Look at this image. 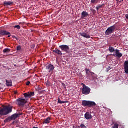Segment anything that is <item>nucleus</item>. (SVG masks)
<instances>
[{
	"mask_svg": "<svg viewBox=\"0 0 128 128\" xmlns=\"http://www.w3.org/2000/svg\"><path fill=\"white\" fill-rule=\"evenodd\" d=\"M12 113V108L8 106H4L2 109L0 110V116H6Z\"/></svg>",
	"mask_w": 128,
	"mask_h": 128,
	"instance_id": "f257e3e1",
	"label": "nucleus"
},
{
	"mask_svg": "<svg viewBox=\"0 0 128 128\" xmlns=\"http://www.w3.org/2000/svg\"><path fill=\"white\" fill-rule=\"evenodd\" d=\"M81 104L86 108H92L96 106L95 102L88 100L83 101V102H81Z\"/></svg>",
	"mask_w": 128,
	"mask_h": 128,
	"instance_id": "f03ea898",
	"label": "nucleus"
},
{
	"mask_svg": "<svg viewBox=\"0 0 128 128\" xmlns=\"http://www.w3.org/2000/svg\"><path fill=\"white\" fill-rule=\"evenodd\" d=\"M22 114H14V115H12V116L7 118H6V120H4V122L6 123L10 122L12 120H16V118H18V116H22Z\"/></svg>",
	"mask_w": 128,
	"mask_h": 128,
	"instance_id": "7ed1b4c3",
	"label": "nucleus"
},
{
	"mask_svg": "<svg viewBox=\"0 0 128 128\" xmlns=\"http://www.w3.org/2000/svg\"><path fill=\"white\" fill-rule=\"evenodd\" d=\"M15 103H16L18 106L23 107V106H25V104H26V100L20 98L17 99V100L15 101Z\"/></svg>",
	"mask_w": 128,
	"mask_h": 128,
	"instance_id": "20e7f679",
	"label": "nucleus"
},
{
	"mask_svg": "<svg viewBox=\"0 0 128 128\" xmlns=\"http://www.w3.org/2000/svg\"><path fill=\"white\" fill-rule=\"evenodd\" d=\"M81 92L83 93L84 96L89 95L90 92V88L86 85L83 84V89L81 90Z\"/></svg>",
	"mask_w": 128,
	"mask_h": 128,
	"instance_id": "39448f33",
	"label": "nucleus"
},
{
	"mask_svg": "<svg viewBox=\"0 0 128 128\" xmlns=\"http://www.w3.org/2000/svg\"><path fill=\"white\" fill-rule=\"evenodd\" d=\"M114 30H116V26H113L108 28L105 32L106 36H110L114 32Z\"/></svg>",
	"mask_w": 128,
	"mask_h": 128,
	"instance_id": "423d86ee",
	"label": "nucleus"
},
{
	"mask_svg": "<svg viewBox=\"0 0 128 128\" xmlns=\"http://www.w3.org/2000/svg\"><path fill=\"white\" fill-rule=\"evenodd\" d=\"M60 48L62 49V52H70V47L66 45H62L60 46Z\"/></svg>",
	"mask_w": 128,
	"mask_h": 128,
	"instance_id": "0eeeda50",
	"label": "nucleus"
},
{
	"mask_svg": "<svg viewBox=\"0 0 128 128\" xmlns=\"http://www.w3.org/2000/svg\"><path fill=\"white\" fill-rule=\"evenodd\" d=\"M8 36V38L12 36L10 33L6 30H0V36Z\"/></svg>",
	"mask_w": 128,
	"mask_h": 128,
	"instance_id": "6e6552de",
	"label": "nucleus"
},
{
	"mask_svg": "<svg viewBox=\"0 0 128 128\" xmlns=\"http://www.w3.org/2000/svg\"><path fill=\"white\" fill-rule=\"evenodd\" d=\"M114 56H116V58H120L122 56V54L120 52V50H115V52H114Z\"/></svg>",
	"mask_w": 128,
	"mask_h": 128,
	"instance_id": "1a4fd4ad",
	"label": "nucleus"
},
{
	"mask_svg": "<svg viewBox=\"0 0 128 128\" xmlns=\"http://www.w3.org/2000/svg\"><path fill=\"white\" fill-rule=\"evenodd\" d=\"M54 70V67L53 66V65L50 64L46 66V70H48V72H52Z\"/></svg>",
	"mask_w": 128,
	"mask_h": 128,
	"instance_id": "9d476101",
	"label": "nucleus"
},
{
	"mask_svg": "<svg viewBox=\"0 0 128 128\" xmlns=\"http://www.w3.org/2000/svg\"><path fill=\"white\" fill-rule=\"evenodd\" d=\"M80 34L81 35V36H83V38H90V34L82 32L80 33Z\"/></svg>",
	"mask_w": 128,
	"mask_h": 128,
	"instance_id": "9b49d317",
	"label": "nucleus"
},
{
	"mask_svg": "<svg viewBox=\"0 0 128 128\" xmlns=\"http://www.w3.org/2000/svg\"><path fill=\"white\" fill-rule=\"evenodd\" d=\"M84 118H86V120H90L92 118V116H90V113L86 112V114H84Z\"/></svg>",
	"mask_w": 128,
	"mask_h": 128,
	"instance_id": "f8f14e48",
	"label": "nucleus"
},
{
	"mask_svg": "<svg viewBox=\"0 0 128 128\" xmlns=\"http://www.w3.org/2000/svg\"><path fill=\"white\" fill-rule=\"evenodd\" d=\"M88 12H83L82 14L81 18H88Z\"/></svg>",
	"mask_w": 128,
	"mask_h": 128,
	"instance_id": "ddd939ff",
	"label": "nucleus"
},
{
	"mask_svg": "<svg viewBox=\"0 0 128 128\" xmlns=\"http://www.w3.org/2000/svg\"><path fill=\"white\" fill-rule=\"evenodd\" d=\"M51 120V118L50 117L46 118V119L44 120V124H50V122Z\"/></svg>",
	"mask_w": 128,
	"mask_h": 128,
	"instance_id": "4468645a",
	"label": "nucleus"
},
{
	"mask_svg": "<svg viewBox=\"0 0 128 128\" xmlns=\"http://www.w3.org/2000/svg\"><path fill=\"white\" fill-rule=\"evenodd\" d=\"M124 72L128 74V64H124Z\"/></svg>",
	"mask_w": 128,
	"mask_h": 128,
	"instance_id": "2eb2a0df",
	"label": "nucleus"
},
{
	"mask_svg": "<svg viewBox=\"0 0 128 128\" xmlns=\"http://www.w3.org/2000/svg\"><path fill=\"white\" fill-rule=\"evenodd\" d=\"M54 52H55V54H58L59 56H62V51L56 50L53 51Z\"/></svg>",
	"mask_w": 128,
	"mask_h": 128,
	"instance_id": "dca6fc26",
	"label": "nucleus"
},
{
	"mask_svg": "<svg viewBox=\"0 0 128 128\" xmlns=\"http://www.w3.org/2000/svg\"><path fill=\"white\" fill-rule=\"evenodd\" d=\"M12 4H14V2H4V6H12Z\"/></svg>",
	"mask_w": 128,
	"mask_h": 128,
	"instance_id": "f3484780",
	"label": "nucleus"
},
{
	"mask_svg": "<svg viewBox=\"0 0 128 128\" xmlns=\"http://www.w3.org/2000/svg\"><path fill=\"white\" fill-rule=\"evenodd\" d=\"M6 83L7 84V86H12V80H6Z\"/></svg>",
	"mask_w": 128,
	"mask_h": 128,
	"instance_id": "a211bd4d",
	"label": "nucleus"
},
{
	"mask_svg": "<svg viewBox=\"0 0 128 128\" xmlns=\"http://www.w3.org/2000/svg\"><path fill=\"white\" fill-rule=\"evenodd\" d=\"M68 104V101H61V100H60V98L58 99V104Z\"/></svg>",
	"mask_w": 128,
	"mask_h": 128,
	"instance_id": "6ab92c4d",
	"label": "nucleus"
},
{
	"mask_svg": "<svg viewBox=\"0 0 128 128\" xmlns=\"http://www.w3.org/2000/svg\"><path fill=\"white\" fill-rule=\"evenodd\" d=\"M34 96V95H28L25 94L24 95V96L25 97V99H29L30 98H32V96Z\"/></svg>",
	"mask_w": 128,
	"mask_h": 128,
	"instance_id": "aec40b11",
	"label": "nucleus"
},
{
	"mask_svg": "<svg viewBox=\"0 0 128 128\" xmlns=\"http://www.w3.org/2000/svg\"><path fill=\"white\" fill-rule=\"evenodd\" d=\"M3 52H4V54H8V52H10V50L8 48H6L4 50Z\"/></svg>",
	"mask_w": 128,
	"mask_h": 128,
	"instance_id": "412c9836",
	"label": "nucleus"
},
{
	"mask_svg": "<svg viewBox=\"0 0 128 128\" xmlns=\"http://www.w3.org/2000/svg\"><path fill=\"white\" fill-rule=\"evenodd\" d=\"M109 50L110 52H116V50H114V48L113 47H110L109 48Z\"/></svg>",
	"mask_w": 128,
	"mask_h": 128,
	"instance_id": "4be33fe9",
	"label": "nucleus"
},
{
	"mask_svg": "<svg viewBox=\"0 0 128 128\" xmlns=\"http://www.w3.org/2000/svg\"><path fill=\"white\" fill-rule=\"evenodd\" d=\"M100 2V0H92L91 2L93 4H96Z\"/></svg>",
	"mask_w": 128,
	"mask_h": 128,
	"instance_id": "5701e85b",
	"label": "nucleus"
},
{
	"mask_svg": "<svg viewBox=\"0 0 128 128\" xmlns=\"http://www.w3.org/2000/svg\"><path fill=\"white\" fill-rule=\"evenodd\" d=\"M26 94L28 95V96H34V92H30L29 93L24 94V96H25Z\"/></svg>",
	"mask_w": 128,
	"mask_h": 128,
	"instance_id": "b1692460",
	"label": "nucleus"
},
{
	"mask_svg": "<svg viewBox=\"0 0 128 128\" xmlns=\"http://www.w3.org/2000/svg\"><path fill=\"white\" fill-rule=\"evenodd\" d=\"M112 128H119V124H114V126H112Z\"/></svg>",
	"mask_w": 128,
	"mask_h": 128,
	"instance_id": "393cba45",
	"label": "nucleus"
},
{
	"mask_svg": "<svg viewBox=\"0 0 128 128\" xmlns=\"http://www.w3.org/2000/svg\"><path fill=\"white\" fill-rule=\"evenodd\" d=\"M14 28H18V30H20V26L19 25L16 26H14Z\"/></svg>",
	"mask_w": 128,
	"mask_h": 128,
	"instance_id": "a878e982",
	"label": "nucleus"
},
{
	"mask_svg": "<svg viewBox=\"0 0 128 128\" xmlns=\"http://www.w3.org/2000/svg\"><path fill=\"white\" fill-rule=\"evenodd\" d=\"M112 68L110 67L108 68L107 69H106V72H109V70H110Z\"/></svg>",
	"mask_w": 128,
	"mask_h": 128,
	"instance_id": "bb28decb",
	"label": "nucleus"
},
{
	"mask_svg": "<svg viewBox=\"0 0 128 128\" xmlns=\"http://www.w3.org/2000/svg\"><path fill=\"white\" fill-rule=\"evenodd\" d=\"M22 50V46H18V48H17V50Z\"/></svg>",
	"mask_w": 128,
	"mask_h": 128,
	"instance_id": "cd10ccee",
	"label": "nucleus"
},
{
	"mask_svg": "<svg viewBox=\"0 0 128 128\" xmlns=\"http://www.w3.org/2000/svg\"><path fill=\"white\" fill-rule=\"evenodd\" d=\"M80 128H86V126H84V124H81Z\"/></svg>",
	"mask_w": 128,
	"mask_h": 128,
	"instance_id": "c85d7f7f",
	"label": "nucleus"
},
{
	"mask_svg": "<svg viewBox=\"0 0 128 128\" xmlns=\"http://www.w3.org/2000/svg\"><path fill=\"white\" fill-rule=\"evenodd\" d=\"M86 74H88V73L89 72V70L88 69H86Z\"/></svg>",
	"mask_w": 128,
	"mask_h": 128,
	"instance_id": "c756f323",
	"label": "nucleus"
},
{
	"mask_svg": "<svg viewBox=\"0 0 128 128\" xmlns=\"http://www.w3.org/2000/svg\"><path fill=\"white\" fill-rule=\"evenodd\" d=\"M118 2H122L124 0H116Z\"/></svg>",
	"mask_w": 128,
	"mask_h": 128,
	"instance_id": "7c9ffc66",
	"label": "nucleus"
},
{
	"mask_svg": "<svg viewBox=\"0 0 128 128\" xmlns=\"http://www.w3.org/2000/svg\"><path fill=\"white\" fill-rule=\"evenodd\" d=\"M124 64H128V60L125 62Z\"/></svg>",
	"mask_w": 128,
	"mask_h": 128,
	"instance_id": "2f4dec72",
	"label": "nucleus"
},
{
	"mask_svg": "<svg viewBox=\"0 0 128 128\" xmlns=\"http://www.w3.org/2000/svg\"><path fill=\"white\" fill-rule=\"evenodd\" d=\"M12 38H16V37L14 36H12Z\"/></svg>",
	"mask_w": 128,
	"mask_h": 128,
	"instance_id": "473e14b6",
	"label": "nucleus"
},
{
	"mask_svg": "<svg viewBox=\"0 0 128 128\" xmlns=\"http://www.w3.org/2000/svg\"><path fill=\"white\" fill-rule=\"evenodd\" d=\"M27 86H30V82H27V84H26Z\"/></svg>",
	"mask_w": 128,
	"mask_h": 128,
	"instance_id": "72a5a7b5",
	"label": "nucleus"
},
{
	"mask_svg": "<svg viewBox=\"0 0 128 128\" xmlns=\"http://www.w3.org/2000/svg\"><path fill=\"white\" fill-rule=\"evenodd\" d=\"M126 20H128V14L126 15Z\"/></svg>",
	"mask_w": 128,
	"mask_h": 128,
	"instance_id": "f704fd0d",
	"label": "nucleus"
},
{
	"mask_svg": "<svg viewBox=\"0 0 128 128\" xmlns=\"http://www.w3.org/2000/svg\"><path fill=\"white\" fill-rule=\"evenodd\" d=\"M14 94H16V92H14Z\"/></svg>",
	"mask_w": 128,
	"mask_h": 128,
	"instance_id": "c9c22d12",
	"label": "nucleus"
},
{
	"mask_svg": "<svg viewBox=\"0 0 128 128\" xmlns=\"http://www.w3.org/2000/svg\"><path fill=\"white\" fill-rule=\"evenodd\" d=\"M48 82H46V85H48Z\"/></svg>",
	"mask_w": 128,
	"mask_h": 128,
	"instance_id": "e433bc0d",
	"label": "nucleus"
},
{
	"mask_svg": "<svg viewBox=\"0 0 128 128\" xmlns=\"http://www.w3.org/2000/svg\"><path fill=\"white\" fill-rule=\"evenodd\" d=\"M34 128H36V127H34Z\"/></svg>",
	"mask_w": 128,
	"mask_h": 128,
	"instance_id": "4c0bfd02",
	"label": "nucleus"
}]
</instances>
